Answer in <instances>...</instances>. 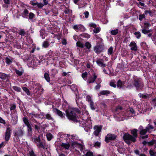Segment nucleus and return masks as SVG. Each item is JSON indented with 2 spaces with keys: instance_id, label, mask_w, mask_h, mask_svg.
<instances>
[{
  "instance_id": "52",
  "label": "nucleus",
  "mask_w": 156,
  "mask_h": 156,
  "mask_svg": "<svg viewBox=\"0 0 156 156\" xmlns=\"http://www.w3.org/2000/svg\"><path fill=\"white\" fill-rule=\"evenodd\" d=\"M14 116V119H13V120L12 121V124L13 125H15L16 124L17 122V118H16V117H15V116Z\"/></svg>"
},
{
  "instance_id": "32",
  "label": "nucleus",
  "mask_w": 156,
  "mask_h": 156,
  "mask_svg": "<svg viewBox=\"0 0 156 156\" xmlns=\"http://www.w3.org/2000/svg\"><path fill=\"white\" fill-rule=\"evenodd\" d=\"M113 48L111 47L109 48L108 50V55H110L113 53Z\"/></svg>"
},
{
  "instance_id": "39",
  "label": "nucleus",
  "mask_w": 156,
  "mask_h": 156,
  "mask_svg": "<svg viewBox=\"0 0 156 156\" xmlns=\"http://www.w3.org/2000/svg\"><path fill=\"white\" fill-rule=\"evenodd\" d=\"M29 18L30 20H32L35 16V15L32 12H30L29 15Z\"/></svg>"
},
{
  "instance_id": "35",
  "label": "nucleus",
  "mask_w": 156,
  "mask_h": 156,
  "mask_svg": "<svg viewBox=\"0 0 156 156\" xmlns=\"http://www.w3.org/2000/svg\"><path fill=\"white\" fill-rule=\"evenodd\" d=\"M101 143L99 142H96L94 144V146L96 148H98L100 147Z\"/></svg>"
},
{
  "instance_id": "37",
  "label": "nucleus",
  "mask_w": 156,
  "mask_h": 156,
  "mask_svg": "<svg viewBox=\"0 0 156 156\" xmlns=\"http://www.w3.org/2000/svg\"><path fill=\"white\" fill-rule=\"evenodd\" d=\"M119 32V30L118 29H115L114 30H112L111 31V34L114 35H115L117 34Z\"/></svg>"
},
{
  "instance_id": "6",
  "label": "nucleus",
  "mask_w": 156,
  "mask_h": 156,
  "mask_svg": "<svg viewBox=\"0 0 156 156\" xmlns=\"http://www.w3.org/2000/svg\"><path fill=\"white\" fill-rule=\"evenodd\" d=\"M16 105L15 104L10 105V110L11 111V114L12 117L15 116L17 118V113L16 109Z\"/></svg>"
},
{
  "instance_id": "57",
  "label": "nucleus",
  "mask_w": 156,
  "mask_h": 156,
  "mask_svg": "<svg viewBox=\"0 0 156 156\" xmlns=\"http://www.w3.org/2000/svg\"><path fill=\"white\" fill-rule=\"evenodd\" d=\"M152 103L156 106V98L152 99Z\"/></svg>"
},
{
  "instance_id": "56",
  "label": "nucleus",
  "mask_w": 156,
  "mask_h": 156,
  "mask_svg": "<svg viewBox=\"0 0 156 156\" xmlns=\"http://www.w3.org/2000/svg\"><path fill=\"white\" fill-rule=\"evenodd\" d=\"M86 156H94L93 153L91 152H87L86 154Z\"/></svg>"
},
{
  "instance_id": "9",
  "label": "nucleus",
  "mask_w": 156,
  "mask_h": 156,
  "mask_svg": "<svg viewBox=\"0 0 156 156\" xmlns=\"http://www.w3.org/2000/svg\"><path fill=\"white\" fill-rule=\"evenodd\" d=\"M116 136L114 134H108L105 137V141L107 143L109 142V140H113L116 138Z\"/></svg>"
},
{
  "instance_id": "2",
  "label": "nucleus",
  "mask_w": 156,
  "mask_h": 156,
  "mask_svg": "<svg viewBox=\"0 0 156 156\" xmlns=\"http://www.w3.org/2000/svg\"><path fill=\"white\" fill-rule=\"evenodd\" d=\"M133 84L137 90L142 89L144 87V84L141 78L136 76L133 77Z\"/></svg>"
},
{
  "instance_id": "16",
  "label": "nucleus",
  "mask_w": 156,
  "mask_h": 156,
  "mask_svg": "<svg viewBox=\"0 0 156 156\" xmlns=\"http://www.w3.org/2000/svg\"><path fill=\"white\" fill-rule=\"evenodd\" d=\"M139 129L140 130V133L141 135H143L145 134L148 131L147 130V129H143V127L141 126L139 128Z\"/></svg>"
},
{
  "instance_id": "40",
  "label": "nucleus",
  "mask_w": 156,
  "mask_h": 156,
  "mask_svg": "<svg viewBox=\"0 0 156 156\" xmlns=\"http://www.w3.org/2000/svg\"><path fill=\"white\" fill-rule=\"evenodd\" d=\"M22 88H23V90L25 92L27 93V94L28 95H30V91L28 88H27L25 87H23Z\"/></svg>"
},
{
  "instance_id": "33",
  "label": "nucleus",
  "mask_w": 156,
  "mask_h": 156,
  "mask_svg": "<svg viewBox=\"0 0 156 156\" xmlns=\"http://www.w3.org/2000/svg\"><path fill=\"white\" fill-rule=\"evenodd\" d=\"M123 84V83L119 80L118 81L117 83V87L119 88H122V85Z\"/></svg>"
},
{
  "instance_id": "49",
  "label": "nucleus",
  "mask_w": 156,
  "mask_h": 156,
  "mask_svg": "<svg viewBox=\"0 0 156 156\" xmlns=\"http://www.w3.org/2000/svg\"><path fill=\"white\" fill-rule=\"evenodd\" d=\"M76 45L77 46L80 48L83 47V44L80 42H77L76 43Z\"/></svg>"
},
{
  "instance_id": "41",
  "label": "nucleus",
  "mask_w": 156,
  "mask_h": 156,
  "mask_svg": "<svg viewBox=\"0 0 156 156\" xmlns=\"http://www.w3.org/2000/svg\"><path fill=\"white\" fill-rule=\"evenodd\" d=\"M19 34L21 36H23L25 34V32L24 29H21L20 30Z\"/></svg>"
},
{
  "instance_id": "64",
  "label": "nucleus",
  "mask_w": 156,
  "mask_h": 156,
  "mask_svg": "<svg viewBox=\"0 0 156 156\" xmlns=\"http://www.w3.org/2000/svg\"><path fill=\"white\" fill-rule=\"evenodd\" d=\"M101 85L100 84H97L95 87L94 88L96 90L99 89L100 88Z\"/></svg>"
},
{
  "instance_id": "60",
  "label": "nucleus",
  "mask_w": 156,
  "mask_h": 156,
  "mask_svg": "<svg viewBox=\"0 0 156 156\" xmlns=\"http://www.w3.org/2000/svg\"><path fill=\"white\" fill-rule=\"evenodd\" d=\"M40 123H39L37 125H34V128L36 130H38V129H40Z\"/></svg>"
},
{
  "instance_id": "26",
  "label": "nucleus",
  "mask_w": 156,
  "mask_h": 156,
  "mask_svg": "<svg viewBox=\"0 0 156 156\" xmlns=\"http://www.w3.org/2000/svg\"><path fill=\"white\" fill-rule=\"evenodd\" d=\"M13 59V58H9L8 57H6L5 58L6 63L8 65H10L12 63Z\"/></svg>"
},
{
  "instance_id": "50",
  "label": "nucleus",
  "mask_w": 156,
  "mask_h": 156,
  "mask_svg": "<svg viewBox=\"0 0 156 156\" xmlns=\"http://www.w3.org/2000/svg\"><path fill=\"white\" fill-rule=\"evenodd\" d=\"M85 45L86 47L87 48H90L91 47V45L90 44V43H89L88 42H87L85 44Z\"/></svg>"
},
{
  "instance_id": "21",
  "label": "nucleus",
  "mask_w": 156,
  "mask_h": 156,
  "mask_svg": "<svg viewBox=\"0 0 156 156\" xmlns=\"http://www.w3.org/2000/svg\"><path fill=\"white\" fill-rule=\"evenodd\" d=\"M138 95L140 98H141L144 99H146L149 98V95L147 94H143L140 93Z\"/></svg>"
},
{
  "instance_id": "47",
  "label": "nucleus",
  "mask_w": 156,
  "mask_h": 156,
  "mask_svg": "<svg viewBox=\"0 0 156 156\" xmlns=\"http://www.w3.org/2000/svg\"><path fill=\"white\" fill-rule=\"evenodd\" d=\"M97 44H99L103 42V40L101 38H98L96 40Z\"/></svg>"
},
{
  "instance_id": "43",
  "label": "nucleus",
  "mask_w": 156,
  "mask_h": 156,
  "mask_svg": "<svg viewBox=\"0 0 156 156\" xmlns=\"http://www.w3.org/2000/svg\"><path fill=\"white\" fill-rule=\"evenodd\" d=\"M47 139L48 140H51V138H52V135L51 134L49 133H48L47 135Z\"/></svg>"
},
{
  "instance_id": "51",
  "label": "nucleus",
  "mask_w": 156,
  "mask_h": 156,
  "mask_svg": "<svg viewBox=\"0 0 156 156\" xmlns=\"http://www.w3.org/2000/svg\"><path fill=\"white\" fill-rule=\"evenodd\" d=\"M37 5L38 8H41L43 7L44 5L41 3H39L37 2Z\"/></svg>"
},
{
  "instance_id": "8",
  "label": "nucleus",
  "mask_w": 156,
  "mask_h": 156,
  "mask_svg": "<svg viewBox=\"0 0 156 156\" xmlns=\"http://www.w3.org/2000/svg\"><path fill=\"white\" fill-rule=\"evenodd\" d=\"M102 126H95L94 128V131L93 133L96 136H99L100 132H101Z\"/></svg>"
},
{
  "instance_id": "19",
  "label": "nucleus",
  "mask_w": 156,
  "mask_h": 156,
  "mask_svg": "<svg viewBox=\"0 0 156 156\" xmlns=\"http://www.w3.org/2000/svg\"><path fill=\"white\" fill-rule=\"evenodd\" d=\"M28 10L26 9H25L23 12L22 13L21 15L22 17L24 18H26L28 16Z\"/></svg>"
},
{
  "instance_id": "14",
  "label": "nucleus",
  "mask_w": 156,
  "mask_h": 156,
  "mask_svg": "<svg viewBox=\"0 0 156 156\" xmlns=\"http://www.w3.org/2000/svg\"><path fill=\"white\" fill-rule=\"evenodd\" d=\"M103 60L102 59H98L96 62L97 64L99 66L102 67H104L106 66V65L104 64L102 62Z\"/></svg>"
},
{
  "instance_id": "1",
  "label": "nucleus",
  "mask_w": 156,
  "mask_h": 156,
  "mask_svg": "<svg viewBox=\"0 0 156 156\" xmlns=\"http://www.w3.org/2000/svg\"><path fill=\"white\" fill-rule=\"evenodd\" d=\"M75 112L78 113H80V111L78 109L72 108L66 110V115L70 120L77 122L78 120V116L76 115Z\"/></svg>"
},
{
  "instance_id": "29",
  "label": "nucleus",
  "mask_w": 156,
  "mask_h": 156,
  "mask_svg": "<svg viewBox=\"0 0 156 156\" xmlns=\"http://www.w3.org/2000/svg\"><path fill=\"white\" fill-rule=\"evenodd\" d=\"M49 45V43L48 41H45L43 43L42 46L44 48H48Z\"/></svg>"
},
{
  "instance_id": "27",
  "label": "nucleus",
  "mask_w": 156,
  "mask_h": 156,
  "mask_svg": "<svg viewBox=\"0 0 156 156\" xmlns=\"http://www.w3.org/2000/svg\"><path fill=\"white\" fill-rule=\"evenodd\" d=\"M44 118L51 121H53L54 120L53 118L51 117V115L49 114H45L44 116Z\"/></svg>"
},
{
  "instance_id": "23",
  "label": "nucleus",
  "mask_w": 156,
  "mask_h": 156,
  "mask_svg": "<svg viewBox=\"0 0 156 156\" xmlns=\"http://www.w3.org/2000/svg\"><path fill=\"white\" fill-rule=\"evenodd\" d=\"M9 75L4 73H0V78L2 80H5L9 77Z\"/></svg>"
},
{
  "instance_id": "63",
  "label": "nucleus",
  "mask_w": 156,
  "mask_h": 156,
  "mask_svg": "<svg viewBox=\"0 0 156 156\" xmlns=\"http://www.w3.org/2000/svg\"><path fill=\"white\" fill-rule=\"evenodd\" d=\"M85 17L87 18L88 17L89 13L88 12L86 11L84 13Z\"/></svg>"
},
{
  "instance_id": "58",
  "label": "nucleus",
  "mask_w": 156,
  "mask_h": 156,
  "mask_svg": "<svg viewBox=\"0 0 156 156\" xmlns=\"http://www.w3.org/2000/svg\"><path fill=\"white\" fill-rule=\"evenodd\" d=\"M87 73L86 72L84 73H83L82 74V76L83 78L84 79L87 77Z\"/></svg>"
},
{
  "instance_id": "25",
  "label": "nucleus",
  "mask_w": 156,
  "mask_h": 156,
  "mask_svg": "<svg viewBox=\"0 0 156 156\" xmlns=\"http://www.w3.org/2000/svg\"><path fill=\"white\" fill-rule=\"evenodd\" d=\"M146 129L148 132L149 133H151L150 130L153 129H154V127L151 124H148L147 126L146 127Z\"/></svg>"
},
{
  "instance_id": "28",
  "label": "nucleus",
  "mask_w": 156,
  "mask_h": 156,
  "mask_svg": "<svg viewBox=\"0 0 156 156\" xmlns=\"http://www.w3.org/2000/svg\"><path fill=\"white\" fill-rule=\"evenodd\" d=\"M28 155L29 156H36L34 153V152L33 151L32 149L29 150L28 151Z\"/></svg>"
},
{
  "instance_id": "24",
  "label": "nucleus",
  "mask_w": 156,
  "mask_h": 156,
  "mask_svg": "<svg viewBox=\"0 0 156 156\" xmlns=\"http://www.w3.org/2000/svg\"><path fill=\"white\" fill-rule=\"evenodd\" d=\"M137 130L136 129H134L131 131V133L133 135V137H134L136 139L137 136Z\"/></svg>"
},
{
  "instance_id": "48",
  "label": "nucleus",
  "mask_w": 156,
  "mask_h": 156,
  "mask_svg": "<svg viewBox=\"0 0 156 156\" xmlns=\"http://www.w3.org/2000/svg\"><path fill=\"white\" fill-rule=\"evenodd\" d=\"M145 17V15L144 14H140L139 16V20L141 21Z\"/></svg>"
},
{
  "instance_id": "54",
  "label": "nucleus",
  "mask_w": 156,
  "mask_h": 156,
  "mask_svg": "<svg viewBox=\"0 0 156 156\" xmlns=\"http://www.w3.org/2000/svg\"><path fill=\"white\" fill-rule=\"evenodd\" d=\"M70 12H72V11L70 10L69 9L66 8L64 10V12L66 14H69Z\"/></svg>"
},
{
  "instance_id": "62",
  "label": "nucleus",
  "mask_w": 156,
  "mask_h": 156,
  "mask_svg": "<svg viewBox=\"0 0 156 156\" xmlns=\"http://www.w3.org/2000/svg\"><path fill=\"white\" fill-rule=\"evenodd\" d=\"M134 152L135 153L136 155H139L140 154L139 151L137 149H135L134 150Z\"/></svg>"
},
{
  "instance_id": "13",
  "label": "nucleus",
  "mask_w": 156,
  "mask_h": 156,
  "mask_svg": "<svg viewBox=\"0 0 156 156\" xmlns=\"http://www.w3.org/2000/svg\"><path fill=\"white\" fill-rule=\"evenodd\" d=\"M88 112L85 110L83 112L81 117L82 118L83 120L86 121H87V119L88 117Z\"/></svg>"
},
{
  "instance_id": "4",
  "label": "nucleus",
  "mask_w": 156,
  "mask_h": 156,
  "mask_svg": "<svg viewBox=\"0 0 156 156\" xmlns=\"http://www.w3.org/2000/svg\"><path fill=\"white\" fill-rule=\"evenodd\" d=\"M123 138L125 142L129 144H130L132 142H135L136 141V139L134 137L127 133L124 135Z\"/></svg>"
},
{
  "instance_id": "55",
  "label": "nucleus",
  "mask_w": 156,
  "mask_h": 156,
  "mask_svg": "<svg viewBox=\"0 0 156 156\" xmlns=\"http://www.w3.org/2000/svg\"><path fill=\"white\" fill-rule=\"evenodd\" d=\"M90 108H91V109L92 110H94L95 109V108L94 107V103L91 101H90Z\"/></svg>"
},
{
  "instance_id": "30",
  "label": "nucleus",
  "mask_w": 156,
  "mask_h": 156,
  "mask_svg": "<svg viewBox=\"0 0 156 156\" xmlns=\"http://www.w3.org/2000/svg\"><path fill=\"white\" fill-rule=\"evenodd\" d=\"M72 146L73 147H81V145L80 144H79L78 143L74 142H73L71 144Z\"/></svg>"
},
{
  "instance_id": "11",
  "label": "nucleus",
  "mask_w": 156,
  "mask_h": 156,
  "mask_svg": "<svg viewBox=\"0 0 156 156\" xmlns=\"http://www.w3.org/2000/svg\"><path fill=\"white\" fill-rule=\"evenodd\" d=\"M93 77L91 76H90L89 77L87 81V82L90 83H94V82L95 80L96 79L97 77V76L96 75L95 73H94L93 74Z\"/></svg>"
},
{
  "instance_id": "53",
  "label": "nucleus",
  "mask_w": 156,
  "mask_h": 156,
  "mask_svg": "<svg viewBox=\"0 0 156 156\" xmlns=\"http://www.w3.org/2000/svg\"><path fill=\"white\" fill-rule=\"evenodd\" d=\"M100 30V29L98 27H97L96 28H94L93 30V31L95 33H98V32H99Z\"/></svg>"
},
{
  "instance_id": "36",
  "label": "nucleus",
  "mask_w": 156,
  "mask_h": 156,
  "mask_svg": "<svg viewBox=\"0 0 156 156\" xmlns=\"http://www.w3.org/2000/svg\"><path fill=\"white\" fill-rule=\"evenodd\" d=\"M44 77L46 80L48 82H49L50 80V78L49 75L48 73H45L44 74Z\"/></svg>"
},
{
  "instance_id": "46",
  "label": "nucleus",
  "mask_w": 156,
  "mask_h": 156,
  "mask_svg": "<svg viewBox=\"0 0 156 156\" xmlns=\"http://www.w3.org/2000/svg\"><path fill=\"white\" fill-rule=\"evenodd\" d=\"M150 156H156V153L154 152L152 150H150Z\"/></svg>"
},
{
  "instance_id": "10",
  "label": "nucleus",
  "mask_w": 156,
  "mask_h": 156,
  "mask_svg": "<svg viewBox=\"0 0 156 156\" xmlns=\"http://www.w3.org/2000/svg\"><path fill=\"white\" fill-rule=\"evenodd\" d=\"M11 135V130L9 127L7 128L6 131L5 133V139L6 141H8L10 139Z\"/></svg>"
},
{
  "instance_id": "45",
  "label": "nucleus",
  "mask_w": 156,
  "mask_h": 156,
  "mask_svg": "<svg viewBox=\"0 0 156 156\" xmlns=\"http://www.w3.org/2000/svg\"><path fill=\"white\" fill-rule=\"evenodd\" d=\"M71 88L72 90L75 91L77 90V87L74 85H72L71 86Z\"/></svg>"
},
{
  "instance_id": "42",
  "label": "nucleus",
  "mask_w": 156,
  "mask_h": 156,
  "mask_svg": "<svg viewBox=\"0 0 156 156\" xmlns=\"http://www.w3.org/2000/svg\"><path fill=\"white\" fill-rule=\"evenodd\" d=\"M134 34L135 35L136 37L138 39L140 38L141 36V34L139 32H135L134 33Z\"/></svg>"
},
{
  "instance_id": "7",
  "label": "nucleus",
  "mask_w": 156,
  "mask_h": 156,
  "mask_svg": "<svg viewBox=\"0 0 156 156\" xmlns=\"http://www.w3.org/2000/svg\"><path fill=\"white\" fill-rule=\"evenodd\" d=\"M73 28L77 32L78 31H84L85 30L84 27L80 24L75 25L73 26Z\"/></svg>"
},
{
  "instance_id": "22",
  "label": "nucleus",
  "mask_w": 156,
  "mask_h": 156,
  "mask_svg": "<svg viewBox=\"0 0 156 156\" xmlns=\"http://www.w3.org/2000/svg\"><path fill=\"white\" fill-rule=\"evenodd\" d=\"M27 127V136H31L32 135V128L31 126H28Z\"/></svg>"
},
{
  "instance_id": "5",
  "label": "nucleus",
  "mask_w": 156,
  "mask_h": 156,
  "mask_svg": "<svg viewBox=\"0 0 156 156\" xmlns=\"http://www.w3.org/2000/svg\"><path fill=\"white\" fill-rule=\"evenodd\" d=\"M24 126L23 127H18L14 131V136L18 137H22L25 134V131L24 129Z\"/></svg>"
},
{
  "instance_id": "12",
  "label": "nucleus",
  "mask_w": 156,
  "mask_h": 156,
  "mask_svg": "<svg viewBox=\"0 0 156 156\" xmlns=\"http://www.w3.org/2000/svg\"><path fill=\"white\" fill-rule=\"evenodd\" d=\"M54 112L56 113L58 115L62 118H65V114L57 108H55L53 110Z\"/></svg>"
},
{
  "instance_id": "31",
  "label": "nucleus",
  "mask_w": 156,
  "mask_h": 156,
  "mask_svg": "<svg viewBox=\"0 0 156 156\" xmlns=\"http://www.w3.org/2000/svg\"><path fill=\"white\" fill-rule=\"evenodd\" d=\"M110 92L108 90H102L100 93L101 95H107Z\"/></svg>"
},
{
  "instance_id": "15",
  "label": "nucleus",
  "mask_w": 156,
  "mask_h": 156,
  "mask_svg": "<svg viewBox=\"0 0 156 156\" xmlns=\"http://www.w3.org/2000/svg\"><path fill=\"white\" fill-rule=\"evenodd\" d=\"M129 46L131 47V50L134 51H136L137 50V47L135 43L131 42L129 44Z\"/></svg>"
},
{
  "instance_id": "18",
  "label": "nucleus",
  "mask_w": 156,
  "mask_h": 156,
  "mask_svg": "<svg viewBox=\"0 0 156 156\" xmlns=\"http://www.w3.org/2000/svg\"><path fill=\"white\" fill-rule=\"evenodd\" d=\"M94 50L96 53L98 54L102 51V49L99 46L97 45L94 48Z\"/></svg>"
},
{
  "instance_id": "34",
  "label": "nucleus",
  "mask_w": 156,
  "mask_h": 156,
  "mask_svg": "<svg viewBox=\"0 0 156 156\" xmlns=\"http://www.w3.org/2000/svg\"><path fill=\"white\" fill-rule=\"evenodd\" d=\"M154 144H156V140H152L151 141L147 142V144L149 146H152Z\"/></svg>"
},
{
  "instance_id": "61",
  "label": "nucleus",
  "mask_w": 156,
  "mask_h": 156,
  "mask_svg": "<svg viewBox=\"0 0 156 156\" xmlns=\"http://www.w3.org/2000/svg\"><path fill=\"white\" fill-rule=\"evenodd\" d=\"M37 2H34L33 1H31L30 2V3L33 6H35L37 5Z\"/></svg>"
},
{
  "instance_id": "44",
  "label": "nucleus",
  "mask_w": 156,
  "mask_h": 156,
  "mask_svg": "<svg viewBox=\"0 0 156 156\" xmlns=\"http://www.w3.org/2000/svg\"><path fill=\"white\" fill-rule=\"evenodd\" d=\"M13 89L14 90L17 92H20L21 90V88L17 86H13Z\"/></svg>"
},
{
  "instance_id": "17",
  "label": "nucleus",
  "mask_w": 156,
  "mask_h": 156,
  "mask_svg": "<svg viewBox=\"0 0 156 156\" xmlns=\"http://www.w3.org/2000/svg\"><path fill=\"white\" fill-rule=\"evenodd\" d=\"M60 146L62 148H65L66 149H68L70 147V144L69 143H62L61 144Z\"/></svg>"
},
{
  "instance_id": "3",
  "label": "nucleus",
  "mask_w": 156,
  "mask_h": 156,
  "mask_svg": "<svg viewBox=\"0 0 156 156\" xmlns=\"http://www.w3.org/2000/svg\"><path fill=\"white\" fill-rule=\"evenodd\" d=\"M33 139L34 142L36 144L37 147L40 149L41 148H43L44 149H47V148L46 147V144L45 140H42L41 141L40 136H38L37 137H34Z\"/></svg>"
},
{
  "instance_id": "38",
  "label": "nucleus",
  "mask_w": 156,
  "mask_h": 156,
  "mask_svg": "<svg viewBox=\"0 0 156 156\" xmlns=\"http://www.w3.org/2000/svg\"><path fill=\"white\" fill-rule=\"evenodd\" d=\"M14 70L16 74H17L19 76L22 75L23 73V71H20L18 70H17L16 69H15Z\"/></svg>"
},
{
  "instance_id": "59",
  "label": "nucleus",
  "mask_w": 156,
  "mask_h": 156,
  "mask_svg": "<svg viewBox=\"0 0 156 156\" xmlns=\"http://www.w3.org/2000/svg\"><path fill=\"white\" fill-rule=\"evenodd\" d=\"M142 32L144 34H147L149 32V31L145 29H143L142 30Z\"/></svg>"
},
{
  "instance_id": "20",
  "label": "nucleus",
  "mask_w": 156,
  "mask_h": 156,
  "mask_svg": "<svg viewBox=\"0 0 156 156\" xmlns=\"http://www.w3.org/2000/svg\"><path fill=\"white\" fill-rule=\"evenodd\" d=\"M23 120L24 123L26 125L27 127L31 126L28 121V119L27 117L23 118Z\"/></svg>"
}]
</instances>
